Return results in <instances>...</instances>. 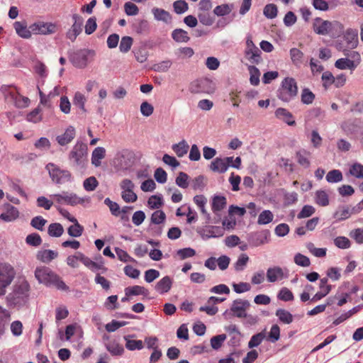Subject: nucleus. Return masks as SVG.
Returning a JSON list of instances; mask_svg holds the SVG:
<instances>
[{
	"label": "nucleus",
	"mask_w": 363,
	"mask_h": 363,
	"mask_svg": "<svg viewBox=\"0 0 363 363\" xmlns=\"http://www.w3.org/2000/svg\"><path fill=\"white\" fill-rule=\"evenodd\" d=\"M30 285L26 279L18 280L13 286L12 291L6 297L9 307L22 306L28 299Z\"/></svg>",
	"instance_id": "1"
},
{
	"label": "nucleus",
	"mask_w": 363,
	"mask_h": 363,
	"mask_svg": "<svg viewBox=\"0 0 363 363\" xmlns=\"http://www.w3.org/2000/svg\"><path fill=\"white\" fill-rule=\"evenodd\" d=\"M35 277L40 283L46 286H53L63 291L68 289V286L60 277L47 267H37L35 270Z\"/></svg>",
	"instance_id": "2"
},
{
	"label": "nucleus",
	"mask_w": 363,
	"mask_h": 363,
	"mask_svg": "<svg viewBox=\"0 0 363 363\" xmlns=\"http://www.w3.org/2000/svg\"><path fill=\"white\" fill-rule=\"evenodd\" d=\"M313 30L319 35H330L332 37L338 36L343 31V26L338 21H329L316 18L313 22Z\"/></svg>",
	"instance_id": "3"
},
{
	"label": "nucleus",
	"mask_w": 363,
	"mask_h": 363,
	"mask_svg": "<svg viewBox=\"0 0 363 363\" xmlns=\"http://www.w3.org/2000/svg\"><path fill=\"white\" fill-rule=\"evenodd\" d=\"M1 91L7 101L13 103L18 108H25L29 104V99L21 95L15 86L3 85Z\"/></svg>",
	"instance_id": "4"
},
{
	"label": "nucleus",
	"mask_w": 363,
	"mask_h": 363,
	"mask_svg": "<svg viewBox=\"0 0 363 363\" xmlns=\"http://www.w3.org/2000/svg\"><path fill=\"white\" fill-rule=\"evenodd\" d=\"M87 145L77 141L69 154V160L74 167H84L86 162Z\"/></svg>",
	"instance_id": "5"
},
{
	"label": "nucleus",
	"mask_w": 363,
	"mask_h": 363,
	"mask_svg": "<svg viewBox=\"0 0 363 363\" xmlns=\"http://www.w3.org/2000/svg\"><path fill=\"white\" fill-rule=\"evenodd\" d=\"M45 169L48 170L52 181L57 184L70 182L72 179V173L69 170L61 169L54 163H48Z\"/></svg>",
	"instance_id": "6"
},
{
	"label": "nucleus",
	"mask_w": 363,
	"mask_h": 363,
	"mask_svg": "<svg viewBox=\"0 0 363 363\" xmlns=\"http://www.w3.org/2000/svg\"><path fill=\"white\" fill-rule=\"evenodd\" d=\"M298 94V86L296 80L292 77H286L281 82L279 89L278 97L283 101L288 102Z\"/></svg>",
	"instance_id": "7"
},
{
	"label": "nucleus",
	"mask_w": 363,
	"mask_h": 363,
	"mask_svg": "<svg viewBox=\"0 0 363 363\" xmlns=\"http://www.w3.org/2000/svg\"><path fill=\"white\" fill-rule=\"evenodd\" d=\"M16 276L14 268L8 263H0V296H4L6 289Z\"/></svg>",
	"instance_id": "8"
},
{
	"label": "nucleus",
	"mask_w": 363,
	"mask_h": 363,
	"mask_svg": "<svg viewBox=\"0 0 363 363\" xmlns=\"http://www.w3.org/2000/svg\"><path fill=\"white\" fill-rule=\"evenodd\" d=\"M52 196L59 204L76 206L85 201L84 199L80 198L76 194L69 191H62L61 194H53Z\"/></svg>",
	"instance_id": "9"
},
{
	"label": "nucleus",
	"mask_w": 363,
	"mask_h": 363,
	"mask_svg": "<svg viewBox=\"0 0 363 363\" xmlns=\"http://www.w3.org/2000/svg\"><path fill=\"white\" fill-rule=\"evenodd\" d=\"M261 50L254 44L250 37L246 40L245 58L252 64H259L262 61Z\"/></svg>",
	"instance_id": "10"
},
{
	"label": "nucleus",
	"mask_w": 363,
	"mask_h": 363,
	"mask_svg": "<svg viewBox=\"0 0 363 363\" xmlns=\"http://www.w3.org/2000/svg\"><path fill=\"white\" fill-rule=\"evenodd\" d=\"M32 35H50L57 31V26L53 23L37 21L30 25Z\"/></svg>",
	"instance_id": "11"
},
{
	"label": "nucleus",
	"mask_w": 363,
	"mask_h": 363,
	"mask_svg": "<svg viewBox=\"0 0 363 363\" xmlns=\"http://www.w3.org/2000/svg\"><path fill=\"white\" fill-rule=\"evenodd\" d=\"M72 20L74 21V23L72 27L67 32L66 36L72 42H74L82 30V27L84 19L79 14L74 13L72 15Z\"/></svg>",
	"instance_id": "12"
},
{
	"label": "nucleus",
	"mask_w": 363,
	"mask_h": 363,
	"mask_svg": "<svg viewBox=\"0 0 363 363\" xmlns=\"http://www.w3.org/2000/svg\"><path fill=\"white\" fill-rule=\"evenodd\" d=\"M250 306V303L247 300L238 298L233 301L230 311L233 315L238 318H246V311Z\"/></svg>",
	"instance_id": "13"
},
{
	"label": "nucleus",
	"mask_w": 363,
	"mask_h": 363,
	"mask_svg": "<svg viewBox=\"0 0 363 363\" xmlns=\"http://www.w3.org/2000/svg\"><path fill=\"white\" fill-rule=\"evenodd\" d=\"M196 232L203 239L221 237L224 234L223 228L219 226L210 225L206 228H198Z\"/></svg>",
	"instance_id": "14"
},
{
	"label": "nucleus",
	"mask_w": 363,
	"mask_h": 363,
	"mask_svg": "<svg viewBox=\"0 0 363 363\" xmlns=\"http://www.w3.org/2000/svg\"><path fill=\"white\" fill-rule=\"evenodd\" d=\"M89 51L86 50H80L74 52L70 56V61L72 65L77 68H84L88 64V55Z\"/></svg>",
	"instance_id": "15"
},
{
	"label": "nucleus",
	"mask_w": 363,
	"mask_h": 363,
	"mask_svg": "<svg viewBox=\"0 0 363 363\" xmlns=\"http://www.w3.org/2000/svg\"><path fill=\"white\" fill-rule=\"evenodd\" d=\"M13 28L16 34L24 39H29L32 36V30L30 29V26H28L26 21H16L13 24Z\"/></svg>",
	"instance_id": "16"
},
{
	"label": "nucleus",
	"mask_w": 363,
	"mask_h": 363,
	"mask_svg": "<svg viewBox=\"0 0 363 363\" xmlns=\"http://www.w3.org/2000/svg\"><path fill=\"white\" fill-rule=\"evenodd\" d=\"M274 114L278 119L282 121L283 122L286 123L287 125L290 126H294L296 124L295 118L292 113L286 108H278L275 111Z\"/></svg>",
	"instance_id": "17"
},
{
	"label": "nucleus",
	"mask_w": 363,
	"mask_h": 363,
	"mask_svg": "<svg viewBox=\"0 0 363 363\" xmlns=\"http://www.w3.org/2000/svg\"><path fill=\"white\" fill-rule=\"evenodd\" d=\"M6 212L0 215V219L5 222H12L19 216V211L15 206L8 203L5 205Z\"/></svg>",
	"instance_id": "18"
},
{
	"label": "nucleus",
	"mask_w": 363,
	"mask_h": 363,
	"mask_svg": "<svg viewBox=\"0 0 363 363\" xmlns=\"http://www.w3.org/2000/svg\"><path fill=\"white\" fill-rule=\"evenodd\" d=\"M76 135L75 128L69 125L62 135L57 136L56 140L62 145H66L72 142Z\"/></svg>",
	"instance_id": "19"
},
{
	"label": "nucleus",
	"mask_w": 363,
	"mask_h": 363,
	"mask_svg": "<svg viewBox=\"0 0 363 363\" xmlns=\"http://www.w3.org/2000/svg\"><path fill=\"white\" fill-rule=\"evenodd\" d=\"M58 256V253L51 250H43L37 252L36 258L38 260L48 263Z\"/></svg>",
	"instance_id": "20"
},
{
	"label": "nucleus",
	"mask_w": 363,
	"mask_h": 363,
	"mask_svg": "<svg viewBox=\"0 0 363 363\" xmlns=\"http://www.w3.org/2000/svg\"><path fill=\"white\" fill-rule=\"evenodd\" d=\"M105 346L113 356H121L124 352L123 347L115 340H108L105 343Z\"/></svg>",
	"instance_id": "21"
},
{
	"label": "nucleus",
	"mask_w": 363,
	"mask_h": 363,
	"mask_svg": "<svg viewBox=\"0 0 363 363\" xmlns=\"http://www.w3.org/2000/svg\"><path fill=\"white\" fill-rule=\"evenodd\" d=\"M267 278L269 282H275L284 278L283 269L279 267L269 268L267 271Z\"/></svg>",
	"instance_id": "22"
},
{
	"label": "nucleus",
	"mask_w": 363,
	"mask_h": 363,
	"mask_svg": "<svg viewBox=\"0 0 363 363\" xmlns=\"http://www.w3.org/2000/svg\"><path fill=\"white\" fill-rule=\"evenodd\" d=\"M172 285V280L169 276H166L160 279L155 285V289L160 294L168 292Z\"/></svg>",
	"instance_id": "23"
},
{
	"label": "nucleus",
	"mask_w": 363,
	"mask_h": 363,
	"mask_svg": "<svg viewBox=\"0 0 363 363\" xmlns=\"http://www.w3.org/2000/svg\"><path fill=\"white\" fill-rule=\"evenodd\" d=\"M210 169L213 172L218 173H224L228 170L223 158L216 157L210 164Z\"/></svg>",
	"instance_id": "24"
},
{
	"label": "nucleus",
	"mask_w": 363,
	"mask_h": 363,
	"mask_svg": "<svg viewBox=\"0 0 363 363\" xmlns=\"http://www.w3.org/2000/svg\"><path fill=\"white\" fill-rule=\"evenodd\" d=\"M335 66L339 69H350L354 70L357 65L353 61L348 58H340L336 60Z\"/></svg>",
	"instance_id": "25"
},
{
	"label": "nucleus",
	"mask_w": 363,
	"mask_h": 363,
	"mask_svg": "<svg viewBox=\"0 0 363 363\" xmlns=\"http://www.w3.org/2000/svg\"><path fill=\"white\" fill-rule=\"evenodd\" d=\"M125 294L126 296L138 295H143L146 296L148 295V290L144 286L135 285L125 288Z\"/></svg>",
	"instance_id": "26"
},
{
	"label": "nucleus",
	"mask_w": 363,
	"mask_h": 363,
	"mask_svg": "<svg viewBox=\"0 0 363 363\" xmlns=\"http://www.w3.org/2000/svg\"><path fill=\"white\" fill-rule=\"evenodd\" d=\"M71 222L74 223V225H70L67 228V233L71 237L78 238L80 237L84 231V228L81 225L76 218H73L71 220Z\"/></svg>",
	"instance_id": "27"
},
{
	"label": "nucleus",
	"mask_w": 363,
	"mask_h": 363,
	"mask_svg": "<svg viewBox=\"0 0 363 363\" xmlns=\"http://www.w3.org/2000/svg\"><path fill=\"white\" fill-rule=\"evenodd\" d=\"M106 150L102 147L95 148L91 155V163L95 167L101 165V160L105 157Z\"/></svg>",
	"instance_id": "28"
},
{
	"label": "nucleus",
	"mask_w": 363,
	"mask_h": 363,
	"mask_svg": "<svg viewBox=\"0 0 363 363\" xmlns=\"http://www.w3.org/2000/svg\"><path fill=\"white\" fill-rule=\"evenodd\" d=\"M11 313L0 306V335H3L6 330V325L10 320Z\"/></svg>",
	"instance_id": "29"
},
{
	"label": "nucleus",
	"mask_w": 363,
	"mask_h": 363,
	"mask_svg": "<svg viewBox=\"0 0 363 363\" xmlns=\"http://www.w3.org/2000/svg\"><path fill=\"white\" fill-rule=\"evenodd\" d=\"M311 153L306 150H301L296 152V157L298 163L305 168H308L310 166V157Z\"/></svg>",
	"instance_id": "30"
},
{
	"label": "nucleus",
	"mask_w": 363,
	"mask_h": 363,
	"mask_svg": "<svg viewBox=\"0 0 363 363\" xmlns=\"http://www.w3.org/2000/svg\"><path fill=\"white\" fill-rule=\"evenodd\" d=\"M226 206V199L222 196H215L213 198L211 208L214 213L222 211Z\"/></svg>",
	"instance_id": "31"
},
{
	"label": "nucleus",
	"mask_w": 363,
	"mask_h": 363,
	"mask_svg": "<svg viewBox=\"0 0 363 363\" xmlns=\"http://www.w3.org/2000/svg\"><path fill=\"white\" fill-rule=\"evenodd\" d=\"M276 315L279 320L284 324H290L293 322V315L288 311L282 308H279L276 311Z\"/></svg>",
	"instance_id": "32"
},
{
	"label": "nucleus",
	"mask_w": 363,
	"mask_h": 363,
	"mask_svg": "<svg viewBox=\"0 0 363 363\" xmlns=\"http://www.w3.org/2000/svg\"><path fill=\"white\" fill-rule=\"evenodd\" d=\"M172 38L178 43H186L189 40L190 38L188 36V33L183 29H175L172 33Z\"/></svg>",
	"instance_id": "33"
},
{
	"label": "nucleus",
	"mask_w": 363,
	"mask_h": 363,
	"mask_svg": "<svg viewBox=\"0 0 363 363\" xmlns=\"http://www.w3.org/2000/svg\"><path fill=\"white\" fill-rule=\"evenodd\" d=\"M189 147V145L185 140H182L172 145V150L179 157L184 156L187 153Z\"/></svg>",
	"instance_id": "34"
},
{
	"label": "nucleus",
	"mask_w": 363,
	"mask_h": 363,
	"mask_svg": "<svg viewBox=\"0 0 363 363\" xmlns=\"http://www.w3.org/2000/svg\"><path fill=\"white\" fill-rule=\"evenodd\" d=\"M63 233L64 228L59 223H53L48 226V233L51 237L59 238Z\"/></svg>",
	"instance_id": "35"
},
{
	"label": "nucleus",
	"mask_w": 363,
	"mask_h": 363,
	"mask_svg": "<svg viewBox=\"0 0 363 363\" xmlns=\"http://www.w3.org/2000/svg\"><path fill=\"white\" fill-rule=\"evenodd\" d=\"M303 53L299 49L294 48L290 50V57L293 64L300 66L303 62Z\"/></svg>",
	"instance_id": "36"
},
{
	"label": "nucleus",
	"mask_w": 363,
	"mask_h": 363,
	"mask_svg": "<svg viewBox=\"0 0 363 363\" xmlns=\"http://www.w3.org/2000/svg\"><path fill=\"white\" fill-rule=\"evenodd\" d=\"M79 261L91 271H96L101 269V265L92 261L90 258L85 256L83 253H79Z\"/></svg>",
	"instance_id": "37"
},
{
	"label": "nucleus",
	"mask_w": 363,
	"mask_h": 363,
	"mask_svg": "<svg viewBox=\"0 0 363 363\" xmlns=\"http://www.w3.org/2000/svg\"><path fill=\"white\" fill-rule=\"evenodd\" d=\"M152 13L155 19L168 23L171 20V16L169 12L164 9L155 8L152 9Z\"/></svg>",
	"instance_id": "38"
},
{
	"label": "nucleus",
	"mask_w": 363,
	"mask_h": 363,
	"mask_svg": "<svg viewBox=\"0 0 363 363\" xmlns=\"http://www.w3.org/2000/svg\"><path fill=\"white\" fill-rule=\"evenodd\" d=\"M86 98L79 91H77L73 98V104L79 107L83 112H86L85 103Z\"/></svg>",
	"instance_id": "39"
},
{
	"label": "nucleus",
	"mask_w": 363,
	"mask_h": 363,
	"mask_svg": "<svg viewBox=\"0 0 363 363\" xmlns=\"http://www.w3.org/2000/svg\"><path fill=\"white\" fill-rule=\"evenodd\" d=\"M352 214L351 208L348 206H343L334 213V218L338 220H344L350 218Z\"/></svg>",
	"instance_id": "40"
},
{
	"label": "nucleus",
	"mask_w": 363,
	"mask_h": 363,
	"mask_svg": "<svg viewBox=\"0 0 363 363\" xmlns=\"http://www.w3.org/2000/svg\"><path fill=\"white\" fill-rule=\"evenodd\" d=\"M342 179V174L339 169L331 170L328 172L326 175V180L329 183H337L341 182Z\"/></svg>",
	"instance_id": "41"
},
{
	"label": "nucleus",
	"mask_w": 363,
	"mask_h": 363,
	"mask_svg": "<svg viewBox=\"0 0 363 363\" xmlns=\"http://www.w3.org/2000/svg\"><path fill=\"white\" fill-rule=\"evenodd\" d=\"M133 43V38L130 36H123L122 37L120 44H119V50L123 53L128 52Z\"/></svg>",
	"instance_id": "42"
},
{
	"label": "nucleus",
	"mask_w": 363,
	"mask_h": 363,
	"mask_svg": "<svg viewBox=\"0 0 363 363\" xmlns=\"http://www.w3.org/2000/svg\"><path fill=\"white\" fill-rule=\"evenodd\" d=\"M248 71L250 74V81L252 85L257 86L259 83L260 72L259 70L253 65L248 67Z\"/></svg>",
	"instance_id": "43"
},
{
	"label": "nucleus",
	"mask_w": 363,
	"mask_h": 363,
	"mask_svg": "<svg viewBox=\"0 0 363 363\" xmlns=\"http://www.w3.org/2000/svg\"><path fill=\"white\" fill-rule=\"evenodd\" d=\"M273 218V213L269 210H264L259 215L257 223L259 225H266L271 223Z\"/></svg>",
	"instance_id": "44"
},
{
	"label": "nucleus",
	"mask_w": 363,
	"mask_h": 363,
	"mask_svg": "<svg viewBox=\"0 0 363 363\" xmlns=\"http://www.w3.org/2000/svg\"><path fill=\"white\" fill-rule=\"evenodd\" d=\"M233 9V5H230L228 4H221L217 6L214 10L213 13L215 15L218 16H223L229 14Z\"/></svg>",
	"instance_id": "45"
},
{
	"label": "nucleus",
	"mask_w": 363,
	"mask_h": 363,
	"mask_svg": "<svg viewBox=\"0 0 363 363\" xmlns=\"http://www.w3.org/2000/svg\"><path fill=\"white\" fill-rule=\"evenodd\" d=\"M315 203L320 206L329 204L328 195L325 191H318L315 194Z\"/></svg>",
	"instance_id": "46"
},
{
	"label": "nucleus",
	"mask_w": 363,
	"mask_h": 363,
	"mask_svg": "<svg viewBox=\"0 0 363 363\" xmlns=\"http://www.w3.org/2000/svg\"><path fill=\"white\" fill-rule=\"evenodd\" d=\"M47 223L45 220L41 216H37L33 218L30 220V225L38 230H43L45 225Z\"/></svg>",
	"instance_id": "47"
},
{
	"label": "nucleus",
	"mask_w": 363,
	"mask_h": 363,
	"mask_svg": "<svg viewBox=\"0 0 363 363\" xmlns=\"http://www.w3.org/2000/svg\"><path fill=\"white\" fill-rule=\"evenodd\" d=\"M249 261V257L246 254H241L236 262L234 264L235 271H242Z\"/></svg>",
	"instance_id": "48"
},
{
	"label": "nucleus",
	"mask_w": 363,
	"mask_h": 363,
	"mask_svg": "<svg viewBox=\"0 0 363 363\" xmlns=\"http://www.w3.org/2000/svg\"><path fill=\"white\" fill-rule=\"evenodd\" d=\"M265 337V333L261 332L252 336L250 340L248 342V347L253 348L259 346Z\"/></svg>",
	"instance_id": "49"
},
{
	"label": "nucleus",
	"mask_w": 363,
	"mask_h": 363,
	"mask_svg": "<svg viewBox=\"0 0 363 363\" xmlns=\"http://www.w3.org/2000/svg\"><path fill=\"white\" fill-rule=\"evenodd\" d=\"M307 249L309 252L317 257H324L326 256V248H318L314 246V244L312 242H309L307 245Z\"/></svg>",
	"instance_id": "50"
},
{
	"label": "nucleus",
	"mask_w": 363,
	"mask_h": 363,
	"mask_svg": "<svg viewBox=\"0 0 363 363\" xmlns=\"http://www.w3.org/2000/svg\"><path fill=\"white\" fill-rule=\"evenodd\" d=\"M99 182L96 177H89L84 181L83 186L87 191H92L98 186Z\"/></svg>",
	"instance_id": "51"
},
{
	"label": "nucleus",
	"mask_w": 363,
	"mask_h": 363,
	"mask_svg": "<svg viewBox=\"0 0 363 363\" xmlns=\"http://www.w3.org/2000/svg\"><path fill=\"white\" fill-rule=\"evenodd\" d=\"M173 8L176 13L182 14L189 9V6L184 0H178L174 2Z\"/></svg>",
	"instance_id": "52"
},
{
	"label": "nucleus",
	"mask_w": 363,
	"mask_h": 363,
	"mask_svg": "<svg viewBox=\"0 0 363 363\" xmlns=\"http://www.w3.org/2000/svg\"><path fill=\"white\" fill-rule=\"evenodd\" d=\"M26 242L29 245L38 247L41 245L42 238L38 233H31L26 237Z\"/></svg>",
	"instance_id": "53"
},
{
	"label": "nucleus",
	"mask_w": 363,
	"mask_h": 363,
	"mask_svg": "<svg viewBox=\"0 0 363 363\" xmlns=\"http://www.w3.org/2000/svg\"><path fill=\"white\" fill-rule=\"evenodd\" d=\"M263 13L267 18H274L277 16V7L273 4H267L264 6Z\"/></svg>",
	"instance_id": "54"
},
{
	"label": "nucleus",
	"mask_w": 363,
	"mask_h": 363,
	"mask_svg": "<svg viewBox=\"0 0 363 363\" xmlns=\"http://www.w3.org/2000/svg\"><path fill=\"white\" fill-rule=\"evenodd\" d=\"M223 160H225L228 168L231 167L233 168L239 169L241 167L242 160L240 157H237L235 159H234L233 157H226L223 158Z\"/></svg>",
	"instance_id": "55"
},
{
	"label": "nucleus",
	"mask_w": 363,
	"mask_h": 363,
	"mask_svg": "<svg viewBox=\"0 0 363 363\" xmlns=\"http://www.w3.org/2000/svg\"><path fill=\"white\" fill-rule=\"evenodd\" d=\"M349 172L356 178H363V165L359 163H354L350 167Z\"/></svg>",
	"instance_id": "56"
},
{
	"label": "nucleus",
	"mask_w": 363,
	"mask_h": 363,
	"mask_svg": "<svg viewBox=\"0 0 363 363\" xmlns=\"http://www.w3.org/2000/svg\"><path fill=\"white\" fill-rule=\"evenodd\" d=\"M226 339V335L225 334H221L218 335L213 336L211 339V346L214 350H218L220 347H221L223 342Z\"/></svg>",
	"instance_id": "57"
},
{
	"label": "nucleus",
	"mask_w": 363,
	"mask_h": 363,
	"mask_svg": "<svg viewBox=\"0 0 363 363\" xmlns=\"http://www.w3.org/2000/svg\"><path fill=\"white\" fill-rule=\"evenodd\" d=\"M345 40L354 47L357 44V31L353 29H348L345 34Z\"/></svg>",
	"instance_id": "58"
},
{
	"label": "nucleus",
	"mask_w": 363,
	"mask_h": 363,
	"mask_svg": "<svg viewBox=\"0 0 363 363\" xmlns=\"http://www.w3.org/2000/svg\"><path fill=\"white\" fill-rule=\"evenodd\" d=\"M177 255L180 259H185L194 257L196 255V251L191 247H186L179 250Z\"/></svg>",
	"instance_id": "59"
},
{
	"label": "nucleus",
	"mask_w": 363,
	"mask_h": 363,
	"mask_svg": "<svg viewBox=\"0 0 363 363\" xmlns=\"http://www.w3.org/2000/svg\"><path fill=\"white\" fill-rule=\"evenodd\" d=\"M191 185L194 190H203L206 186L205 177L202 175L195 177Z\"/></svg>",
	"instance_id": "60"
},
{
	"label": "nucleus",
	"mask_w": 363,
	"mask_h": 363,
	"mask_svg": "<svg viewBox=\"0 0 363 363\" xmlns=\"http://www.w3.org/2000/svg\"><path fill=\"white\" fill-rule=\"evenodd\" d=\"M121 197L126 203H133L137 201L138 196L133 190H123L121 192Z\"/></svg>",
	"instance_id": "61"
},
{
	"label": "nucleus",
	"mask_w": 363,
	"mask_h": 363,
	"mask_svg": "<svg viewBox=\"0 0 363 363\" xmlns=\"http://www.w3.org/2000/svg\"><path fill=\"white\" fill-rule=\"evenodd\" d=\"M294 262L301 267H309L311 264L310 259L308 257L301 254L297 253L294 257Z\"/></svg>",
	"instance_id": "62"
},
{
	"label": "nucleus",
	"mask_w": 363,
	"mask_h": 363,
	"mask_svg": "<svg viewBox=\"0 0 363 363\" xmlns=\"http://www.w3.org/2000/svg\"><path fill=\"white\" fill-rule=\"evenodd\" d=\"M334 244L340 249H347L350 247V240L344 236L337 237L334 240Z\"/></svg>",
	"instance_id": "63"
},
{
	"label": "nucleus",
	"mask_w": 363,
	"mask_h": 363,
	"mask_svg": "<svg viewBox=\"0 0 363 363\" xmlns=\"http://www.w3.org/2000/svg\"><path fill=\"white\" fill-rule=\"evenodd\" d=\"M166 219L165 213L161 211L157 210L155 211L151 216V221L154 224H160L162 223Z\"/></svg>",
	"instance_id": "64"
}]
</instances>
